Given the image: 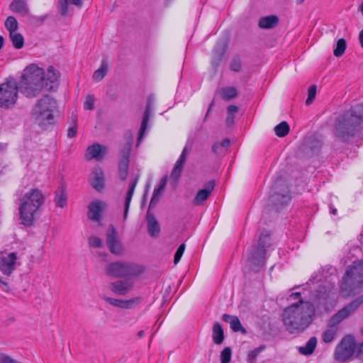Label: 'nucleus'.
Masks as SVG:
<instances>
[{
  "label": "nucleus",
  "instance_id": "f257e3e1",
  "mask_svg": "<svg viewBox=\"0 0 363 363\" xmlns=\"http://www.w3.org/2000/svg\"><path fill=\"white\" fill-rule=\"evenodd\" d=\"M320 291H317V294ZM328 295L324 293L321 296L315 294L313 302L304 301L302 298L298 303L284 308L282 320L286 330L293 335H298L308 328L315 320L316 315L328 311Z\"/></svg>",
  "mask_w": 363,
  "mask_h": 363
},
{
  "label": "nucleus",
  "instance_id": "f03ea898",
  "mask_svg": "<svg viewBox=\"0 0 363 363\" xmlns=\"http://www.w3.org/2000/svg\"><path fill=\"white\" fill-rule=\"evenodd\" d=\"M363 128V104L345 111L335 121L334 134L343 143L359 135Z\"/></svg>",
  "mask_w": 363,
  "mask_h": 363
},
{
  "label": "nucleus",
  "instance_id": "7ed1b4c3",
  "mask_svg": "<svg viewBox=\"0 0 363 363\" xmlns=\"http://www.w3.org/2000/svg\"><path fill=\"white\" fill-rule=\"evenodd\" d=\"M43 69L32 64L25 68L21 79L18 84L19 91L25 96L34 98L39 95L44 86Z\"/></svg>",
  "mask_w": 363,
  "mask_h": 363
},
{
  "label": "nucleus",
  "instance_id": "20e7f679",
  "mask_svg": "<svg viewBox=\"0 0 363 363\" xmlns=\"http://www.w3.org/2000/svg\"><path fill=\"white\" fill-rule=\"evenodd\" d=\"M45 201L41 190L35 188L26 192L19 207V215L21 223L27 227L34 225L35 215Z\"/></svg>",
  "mask_w": 363,
  "mask_h": 363
},
{
  "label": "nucleus",
  "instance_id": "39448f33",
  "mask_svg": "<svg viewBox=\"0 0 363 363\" xmlns=\"http://www.w3.org/2000/svg\"><path fill=\"white\" fill-rule=\"evenodd\" d=\"M362 303L363 296H360L334 314L328 320V326L330 328L323 333V342L325 343L331 342L337 333L336 326L349 317Z\"/></svg>",
  "mask_w": 363,
  "mask_h": 363
},
{
  "label": "nucleus",
  "instance_id": "423d86ee",
  "mask_svg": "<svg viewBox=\"0 0 363 363\" xmlns=\"http://www.w3.org/2000/svg\"><path fill=\"white\" fill-rule=\"evenodd\" d=\"M363 284V260L349 267L340 286L341 291L350 296L355 294Z\"/></svg>",
  "mask_w": 363,
  "mask_h": 363
},
{
  "label": "nucleus",
  "instance_id": "0eeeda50",
  "mask_svg": "<svg viewBox=\"0 0 363 363\" xmlns=\"http://www.w3.org/2000/svg\"><path fill=\"white\" fill-rule=\"evenodd\" d=\"M55 106L56 101L48 95H45L35 105L33 115L39 126L43 129L45 130L55 123L52 113Z\"/></svg>",
  "mask_w": 363,
  "mask_h": 363
},
{
  "label": "nucleus",
  "instance_id": "6e6552de",
  "mask_svg": "<svg viewBox=\"0 0 363 363\" xmlns=\"http://www.w3.org/2000/svg\"><path fill=\"white\" fill-rule=\"evenodd\" d=\"M145 268L140 264L124 262H113L108 264L104 272L106 274L116 278H133L145 272Z\"/></svg>",
  "mask_w": 363,
  "mask_h": 363
},
{
  "label": "nucleus",
  "instance_id": "1a4fd4ad",
  "mask_svg": "<svg viewBox=\"0 0 363 363\" xmlns=\"http://www.w3.org/2000/svg\"><path fill=\"white\" fill-rule=\"evenodd\" d=\"M292 199L289 187L281 179H277L271 187L269 205L277 212L287 206Z\"/></svg>",
  "mask_w": 363,
  "mask_h": 363
},
{
  "label": "nucleus",
  "instance_id": "9d476101",
  "mask_svg": "<svg viewBox=\"0 0 363 363\" xmlns=\"http://www.w3.org/2000/svg\"><path fill=\"white\" fill-rule=\"evenodd\" d=\"M270 245V233H262L259 236L257 245L252 247L247 258V261L252 269L255 272H258L264 266L265 263L266 251Z\"/></svg>",
  "mask_w": 363,
  "mask_h": 363
},
{
  "label": "nucleus",
  "instance_id": "9b49d317",
  "mask_svg": "<svg viewBox=\"0 0 363 363\" xmlns=\"http://www.w3.org/2000/svg\"><path fill=\"white\" fill-rule=\"evenodd\" d=\"M19 88L15 79H11L0 84V107L10 108L18 99Z\"/></svg>",
  "mask_w": 363,
  "mask_h": 363
},
{
  "label": "nucleus",
  "instance_id": "f8f14e48",
  "mask_svg": "<svg viewBox=\"0 0 363 363\" xmlns=\"http://www.w3.org/2000/svg\"><path fill=\"white\" fill-rule=\"evenodd\" d=\"M357 345L352 335H347L340 342L335 350V359L345 362L355 354Z\"/></svg>",
  "mask_w": 363,
  "mask_h": 363
},
{
  "label": "nucleus",
  "instance_id": "ddd939ff",
  "mask_svg": "<svg viewBox=\"0 0 363 363\" xmlns=\"http://www.w3.org/2000/svg\"><path fill=\"white\" fill-rule=\"evenodd\" d=\"M133 140V138L130 134L129 140H127L125 147L123 148L121 152V158L118 164V174L120 179L122 181H125L128 177L130 155L132 148Z\"/></svg>",
  "mask_w": 363,
  "mask_h": 363
},
{
  "label": "nucleus",
  "instance_id": "4468645a",
  "mask_svg": "<svg viewBox=\"0 0 363 363\" xmlns=\"http://www.w3.org/2000/svg\"><path fill=\"white\" fill-rule=\"evenodd\" d=\"M106 243L111 253L118 256L123 254V245L118 238L115 227L112 224L108 226L107 230Z\"/></svg>",
  "mask_w": 363,
  "mask_h": 363
},
{
  "label": "nucleus",
  "instance_id": "2eb2a0df",
  "mask_svg": "<svg viewBox=\"0 0 363 363\" xmlns=\"http://www.w3.org/2000/svg\"><path fill=\"white\" fill-rule=\"evenodd\" d=\"M323 138L319 134H313L306 138L303 148L308 155L313 156L319 153L323 146Z\"/></svg>",
  "mask_w": 363,
  "mask_h": 363
},
{
  "label": "nucleus",
  "instance_id": "dca6fc26",
  "mask_svg": "<svg viewBox=\"0 0 363 363\" xmlns=\"http://www.w3.org/2000/svg\"><path fill=\"white\" fill-rule=\"evenodd\" d=\"M154 96L152 95H149L147 98L146 106L143 116L141 125L139 130V134L136 144L137 147L140 145V143H141L144 138L147 127L148 121L150 119V112L152 111V106L154 102Z\"/></svg>",
  "mask_w": 363,
  "mask_h": 363
},
{
  "label": "nucleus",
  "instance_id": "f3484780",
  "mask_svg": "<svg viewBox=\"0 0 363 363\" xmlns=\"http://www.w3.org/2000/svg\"><path fill=\"white\" fill-rule=\"evenodd\" d=\"M106 207V203L100 200L92 201L88 206L87 217L89 219L100 223L101 215ZM101 225V223H99Z\"/></svg>",
  "mask_w": 363,
  "mask_h": 363
},
{
  "label": "nucleus",
  "instance_id": "a211bd4d",
  "mask_svg": "<svg viewBox=\"0 0 363 363\" xmlns=\"http://www.w3.org/2000/svg\"><path fill=\"white\" fill-rule=\"evenodd\" d=\"M228 47V42L225 40H219L216 43L213 49V56L211 61V65L214 69H216L222 62Z\"/></svg>",
  "mask_w": 363,
  "mask_h": 363
},
{
  "label": "nucleus",
  "instance_id": "6ab92c4d",
  "mask_svg": "<svg viewBox=\"0 0 363 363\" xmlns=\"http://www.w3.org/2000/svg\"><path fill=\"white\" fill-rule=\"evenodd\" d=\"M216 185L214 179L208 181L204 184V187L196 194L193 203L195 206H201L208 199Z\"/></svg>",
  "mask_w": 363,
  "mask_h": 363
},
{
  "label": "nucleus",
  "instance_id": "aec40b11",
  "mask_svg": "<svg viewBox=\"0 0 363 363\" xmlns=\"http://www.w3.org/2000/svg\"><path fill=\"white\" fill-rule=\"evenodd\" d=\"M60 72L52 66L48 69L46 76H45L44 86L47 90L57 89L59 85Z\"/></svg>",
  "mask_w": 363,
  "mask_h": 363
},
{
  "label": "nucleus",
  "instance_id": "412c9836",
  "mask_svg": "<svg viewBox=\"0 0 363 363\" xmlns=\"http://www.w3.org/2000/svg\"><path fill=\"white\" fill-rule=\"evenodd\" d=\"M106 152L107 149L106 147L101 145L98 143H95L87 147L86 158L88 160L94 159L99 161L103 159Z\"/></svg>",
  "mask_w": 363,
  "mask_h": 363
},
{
  "label": "nucleus",
  "instance_id": "4be33fe9",
  "mask_svg": "<svg viewBox=\"0 0 363 363\" xmlns=\"http://www.w3.org/2000/svg\"><path fill=\"white\" fill-rule=\"evenodd\" d=\"M17 258L15 252H10L6 257H2L0 261V270L4 274L10 275L15 269Z\"/></svg>",
  "mask_w": 363,
  "mask_h": 363
},
{
  "label": "nucleus",
  "instance_id": "5701e85b",
  "mask_svg": "<svg viewBox=\"0 0 363 363\" xmlns=\"http://www.w3.org/2000/svg\"><path fill=\"white\" fill-rule=\"evenodd\" d=\"M91 186L97 191H101L104 189L105 178L101 168L96 167L92 171V177L90 179Z\"/></svg>",
  "mask_w": 363,
  "mask_h": 363
},
{
  "label": "nucleus",
  "instance_id": "b1692460",
  "mask_svg": "<svg viewBox=\"0 0 363 363\" xmlns=\"http://www.w3.org/2000/svg\"><path fill=\"white\" fill-rule=\"evenodd\" d=\"M188 152L189 150L187 147L185 146L172 171L171 177L172 179L178 180L181 177L187 158Z\"/></svg>",
  "mask_w": 363,
  "mask_h": 363
},
{
  "label": "nucleus",
  "instance_id": "393cba45",
  "mask_svg": "<svg viewBox=\"0 0 363 363\" xmlns=\"http://www.w3.org/2000/svg\"><path fill=\"white\" fill-rule=\"evenodd\" d=\"M139 180V175L134 174L132 177L131 183L129 185L128 191L126 193L125 200L124 203V211H123V219L125 220L127 218L128 211L130 208V201L134 194V191L135 186Z\"/></svg>",
  "mask_w": 363,
  "mask_h": 363
},
{
  "label": "nucleus",
  "instance_id": "a878e982",
  "mask_svg": "<svg viewBox=\"0 0 363 363\" xmlns=\"http://www.w3.org/2000/svg\"><path fill=\"white\" fill-rule=\"evenodd\" d=\"M9 9L23 17L28 16L30 13L26 0H13L9 5Z\"/></svg>",
  "mask_w": 363,
  "mask_h": 363
},
{
  "label": "nucleus",
  "instance_id": "bb28decb",
  "mask_svg": "<svg viewBox=\"0 0 363 363\" xmlns=\"http://www.w3.org/2000/svg\"><path fill=\"white\" fill-rule=\"evenodd\" d=\"M54 202L57 207L63 208L67 205V194L66 187L61 184L54 192Z\"/></svg>",
  "mask_w": 363,
  "mask_h": 363
},
{
  "label": "nucleus",
  "instance_id": "cd10ccee",
  "mask_svg": "<svg viewBox=\"0 0 363 363\" xmlns=\"http://www.w3.org/2000/svg\"><path fill=\"white\" fill-rule=\"evenodd\" d=\"M133 284L129 283L126 281L119 280L115 282H112L110 284L111 290L118 295L125 296L128 294L130 289L132 288Z\"/></svg>",
  "mask_w": 363,
  "mask_h": 363
},
{
  "label": "nucleus",
  "instance_id": "c85d7f7f",
  "mask_svg": "<svg viewBox=\"0 0 363 363\" xmlns=\"http://www.w3.org/2000/svg\"><path fill=\"white\" fill-rule=\"evenodd\" d=\"M146 218L147 220V230L151 237H157L160 232V226L155 218L154 214L150 212V209L147 212Z\"/></svg>",
  "mask_w": 363,
  "mask_h": 363
},
{
  "label": "nucleus",
  "instance_id": "c756f323",
  "mask_svg": "<svg viewBox=\"0 0 363 363\" xmlns=\"http://www.w3.org/2000/svg\"><path fill=\"white\" fill-rule=\"evenodd\" d=\"M279 18L276 15H269L259 18L258 26L263 29H272L279 24Z\"/></svg>",
  "mask_w": 363,
  "mask_h": 363
},
{
  "label": "nucleus",
  "instance_id": "7c9ffc66",
  "mask_svg": "<svg viewBox=\"0 0 363 363\" xmlns=\"http://www.w3.org/2000/svg\"><path fill=\"white\" fill-rule=\"evenodd\" d=\"M222 320L230 324V328L234 332H242V333H246V330L242 327L239 318L237 316L229 315V314H223L222 316Z\"/></svg>",
  "mask_w": 363,
  "mask_h": 363
},
{
  "label": "nucleus",
  "instance_id": "2f4dec72",
  "mask_svg": "<svg viewBox=\"0 0 363 363\" xmlns=\"http://www.w3.org/2000/svg\"><path fill=\"white\" fill-rule=\"evenodd\" d=\"M212 339L216 345H221L224 342L225 335L221 323H214L212 327Z\"/></svg>",
  "mask_w": 363,
  "mask_h": 363
},
{
  "label": "nucleus",
  "instance_id": "473e14b6",
  "mask_svg": "<svg viewBox=\"0 0 363 363\" xmlns=\"http://www.w3.org/2000/svg\"><path fill=\"white\" fill-rule=\"evenodd\" d=\"M317 342L318 340L315 337H311L305 346L298 348L299 352L304 355L312 354L317 346Z\"/></svg>",
  "mask_w": 363,
  "mask_h": 363
},
{
  "label": "nucleus",
  "instance_id": "72a5a7b5",
  "mask_svg": "<svg viewBox=\"0 0 363 363\" xmlns=\"http://www.w3.org/2000/svg\"><path fill=\"white\" fill-rule=\"evenodd\" d=\"M9 38L16 49L19 50L24 46V38L21 33L16 31L11 33L9 34Z\"/></svg>",
  "mask_w": 363,
  "mask_h": 363
},
{
  "label": "nucleus",
  "instance_id": "f704fd0d",
  "mask_svg": "<svg viewBox=\"0 0 363 363\" xmlns=\"http://www.w3.org/2000/svg\"><path fill=\"white\" fill-rule=\"evenodd\" d=\"M108 72V65L106 60H103L99 69H96L93 74V79L96 82L101 81L106 75Z\"/></svg>",
  "mask_w": 363,
  "mask_h": 363
},
{
  "label": "nucleus",
  "instance_id": "c9c22d12",
  "mask_svg": "<svg viewBox=\"0 0 363 363\" xmlns=\"http://www.w3.org/2000/svg\"><path fill=\"white\" fill-rule=\"evenodd\" d=\"M238 109L239 108L236 105H230L227 108L225 124L228 127H230L234 124L235 115L238 113Z\"/></svg>",
  "mask_w": 363,
  "mask_h": 363
},
{
  "label": "nucleus",
  "instance_id": "e433bc0d",
  "mask_svg": "<svg viewBox=\"0 0 363 363\" xmlns=\"http://www.w3.org/2000/svg\"><path fill=\"white\" fill-rule=\"evenodd\" d=\"M289 130L290 127L286 121H282L274 127L275 134L280 138L287 135Z\"/></svg>",
  "mask_w": 363,
  "mask_h": 363
},
{
  "label": "nucleus",
  "instance_id": "4c0bfd02",
  "mask_svg": "<svg viewBox=\"0 0 363 363\" xmlns=\"http://www.w3.org/2000/svg\"><path fill=\"white\" fill-rule=\"evenodd\" d=\"M239 93L235 87L230 86L223 88L222 90V98L225 101H230L236 98Z\"/></svg>",
  "mask_w": 363,
  "mask_h": 363
},
{
  "label": "nucleus",
  "instance_id": "58836bf2",
  "mask_svg": "<svg viewBox=\"0 0 363 363\" xmlns=\"http://www.w3.org/2000/svg\"><path fill=\"white\" fill-rule=\"evenodd\" d=\"M4 26L9 32V34L16 32L18 28V21L16 18L13 16H10L6 18L4 22Z\"/></svg>",
  "mask_w": 363,
  "mask_h": 363
},
{
  "label": "nucleus",
  "instance_id": "ea45409f",
  "mask_svg": "<svg viewBox=\"0 0 363 363\" xmlns=\"http://www.w3.org/2000/svg\"><path fill=\"white\" fill-rule=\"evenodd\" d=\"M71 120L72 122V125L69 127L67 130V137L69 138H75L77 135L78 130L77 115L74 113H72L71 116Z\"/></svg>",
  "mask_w": 363,
  "mask_h": 363
},
{
  "label": "nucleus",
  "instance_id": "a19ab883",
  "mask_svg": "<svg viewBox=\"0 0 363 363\" xmlns=\"http://www.w3.org/2000/svg\"><path fill=\"white\" fill-rule=\"evenodd\" d=\"M347 48V42L344 38H340L337 41L336 48L334 49L333 54L335 57H341L345 53Z\"/></svg>",
  "mask_w": 363,
  "mask_h": 363
},
{
  "label": "nucleus",
  "instance_id": "79ce46f5",
  "mask_svg": "<svg viewBox=\"0 0 363 363\" xmlns=\"http://www.w3.org/2000/svg\"><path fill=\"white\" fill-rule=\"evenodd\" d=\"M164 190L160 189L159 186L155 188L152 199L149 204V209L153 208L156 206Z\"/></svg>",
  "mask_w": 363,
  "mask_h": 363
},
{
  "label": "nucleus",
  "instance_id": "37998d69",
  "mask_svg": "<svg viewBox=\"0 0 363 363\" xmlns=\"http://www.w3.org/2000/svg\"><path fill=\"white\" fill-rule=\"evenodd\" d=\"M265 348L266 346L264 345H261L255 350H251L247 354V362L250 363H252L255 360V359L259 356V354L265 350Z\"/></svg>",
  "mask_w": 363,
  "mask_h": 363
},
{
  "label": "nucleus",
  "instance_id": "c03bdc74",
  "mask_svg": "<svg viewBox=\"0 0 363 363\" xmlns=\"http://www.w3.org/2000/svg\"><path fill=\"white\" fill-rule=\"evenodd\" d=\"M242 69V62L238 55L233 57L230 63V69L231 71L238 72Z\"/></svg>",
  "mask_w": 363,
  "mask_h": 363
},
{
  "label": "nucleus",
  "instance_id": "a18cd8bd",
  "mask_svg": "<svg viewBox=\"0 0 363 363\" xmlns=\"http://www.w3.org/2000/svg\"><path fill=\"white\" fill-rule=\"evenodd\" d=\"M220 363H230L232 358V349L230 347H225L220 352Z\"/></svg>",
  "mask_w": 363,
  "mask_h": 363
},
{
  "label": "nucleus",
  "instance_id": "49530a36",
  "mask_svg": "<svg viewBox=\"0 0 363 363\" xmlns=\"http://www.w3.org/2000/svg\"><path fill=\"white\" fill-rule=\"evenodd\" d=\"M143 301L140 296L135 297L128 300H125L124 309H130L139 305Z\"/></svg>",
  "mask_w": 363,
  "mask_h": 363
},
{
  "label": "nucleus",
  "instance_id": "de8ad7c7",
  "mask_svg": "<svg viewBox=\"0 0 363 363\" xmlns=\"http://www.w3.org/2000/svg\"><path fill=\"white\" fill-rule=\"evenodd\" d=\"M316 96V86L311 85L309 86L308 90V98L306 101V105H310L313 103Z\"/></svg>",
  "mask_w": 363,
  "mask_h": 363
},
{
  "label": "nucleus",
  "instance_id": "09e8293b",
  "mask_svg": "<svg viewBox=\"0 0 363 363\" xmlns=\"http://www.w3.org/2000/svg\"><path fill=\"white\" fill-rule=\"evenodd\" d=\"M94 96L93 95H87L86 100L84 104V108L85 110L92 111L94 109Z\"/></svg>",
  "mask_w": 363,
  "mask_h": 363
},
{
  "label": "nucleus",
  "instance_id": "8fccbe9b",
  "mask_svg": "<svg viewBox=\"0 0 363 363\" xmlns=\"http://www.w3.org/2000/svg\"><path fill=\"white\" fill-rule=\"evenodd\" d=\"M88 242H89V245L91 247H93L95 248L101 247L103 246L102 240L96 236H94V235L91 236L89 238Z\"/></svg>",
  "mask_w": 363,
  "mask_h": 363
},
{
  "label": "nucleus",
  "instance_id": "3c124183",
  "mask_svg": "<svg viewBox=\"0 0 363 363\" xmlns=\"http://www.w3.org/2000/svg\"><path fill=\"white\" fill-rule=\"evenodd\" d=\"M185 250V245L184 243L181 244L177 248L174 257V263L177 264L181 259L184 252Z\"/></svg>",
  "mask_w": 363,
  "mask_h": 363
},
{
  "label": "nucleus",
  "instance_id": "603ef678",
  "mask_svg": "<svg viewBox=\"0 0 363 363\" xmlns=\"http://www.w3.org/2000/svg\"><path fill=\"white\" fill-rule=\"evenodd\" d=\"M68 0H59V11L62 16L67 14Z\"/></svg>",
  "mask_w": 363,
  "mask_h": 363
},
{
  "label": "nucleus",
  "instance_id": "864d4df0",
  "mask_svg": "<svg viewBox=\"0 0 363 363\" xmlns=\"http://www.w3.org/2000/svg\"><path fill=\"white\" fill-rule=\"evenodd\" d=\"M15 361L9 355L0 353V363H15Z\"/></svg>",
  "mask_w": 363,
  "mask_h": 363
},
{
  "label": "nucleus",
  "instance_id": "5fc2aeb1",
  "mask_svg": "<svg viewBox=\"0 0 363 363\" xmlns=\"http://www.w3.org/2000/svg\"><path fill=\"white\" fill-rule=\"evenodd\" d=\"M104 299L109 304L117 307L119 299L111 298L106 296H104Z\"/></svg>",
  "mask_w": 363,
  "mask_h": 363
},
{
  "label": "nucleus",
  "instance_id": "6e6d98bb",
  "mask_svg": "<svg viewBox=\"0 0 363 363\" xmlns=\"http://www.w3.org/2000/svg\"><path fill=\"white\" fill-rule=\"evenodd\" d=\"M355 356L357 358L363 359V342L359 344L355 353Z\"/></svg>",
  "mask_w": 363,
  "mask_h": 363
},
{
  "label": "nucleus",
  "instance_id": "4d7b16f0",
  "mask_svg": "<svg viewBox=\"0 0 363 363\" xmlns=\"http://www.w3.org/2000/svg\"><path fill=\"white\" fill-rule=\"evenodd\" d=\"M230 144V140L228 138H225L221 143H219L220 147H223L224 148L228 147Z\"/></svg>",
  "mask_w": 363,
  "mask_h": 363
},
{
  "label": "nucleus",
  "instance_id": "13d9d810",
  "mask_svg": "<svg viewBox=\"0 0 363 363\" xmlns=\"http://www.w3.org/2000/svg\"><path fill=\"white\" fill-rule=\"evenodd\" d=\"M0 283L3 285L2 290L6 292H9V286L6 281H4L1 279H0Z\"/></svg>",
  "mask_w": 363,
  "mask_h": 363
},
{
  "label": "nucleus",
  "instance_id": "bf43d9fd",
  "mask_svg": "<svg viewBox=\"0 0 363 363\" xmlns=\"http://www.w3.org/2000/svg\"><path fill=\"white\" fill-rule=\"evenodd\" d=\"M166 184H167V178L166 177H163L160 182V184L158 185V186L163 189L164 191V189H165V186H166Z\"/></svg>",
  "mask_w": 363,
  "mask_h": 363
},
{
  "label": "nucleus",
  "instance_id": "052dcab7",
  "mask_svg": "<svg viewBox=\"0 0 363 363\" xmlns=\"http://www.w3.org/2000/svg\"><path fill=\"white\" fill-rule=\"evenodd\" d=\"M219 147H220L219 143L218 142L215 143L212 145V151H213V152L215 153V154H218V149H219Z\"/></svg>",
  "mask_w": 363,
  "mask_h": 363
},
{
  "label": "nucleus",
  "instance_id": "680f3d73",
  "mask_svg": "<svg viewBox=\"0 0 363 363\" xmlns=\"http://www.w3.org/2000/svg\"><path fill=\"white\" fill-rule=\"evenodd\" d=\"M213 106H214V101H213L211 103V104H210V106H209V107H208V111H207V112H206V116H205L204 121H206V119H207V118H208V115H209L210 112L211 111L212 108L213 107Z\"/></svg>",
  "mask_w": 363,
  "mask_h": 363
},
{
  "label": "nucleus",
  "instance_id": "e2e57ef3",
  "mask_svg": "<svg viewBox=\"0 0 363 363\" xmlns=\"http://www.w3.org/2000/svg\"><path fill=\"white\" fill-rule=\"evenodd\" d=\"M83 0H70L71 3L75 6H81Z\"/></svg>",
  "mask_w": 363,
  "mask_h": 363
},
{
  "label": "nucleus",
  "instance_id": "0e129e2a",
  "mask_svg": "<svg viewBox=\"0 0 363 363\" xmlns=\"http://www.w3.org/2000/svg\"><path fill=\"white\" fill-rule=\"evenodd\" d=\"M124 305L125 300L119 299L117 307L120 308H124Z\"/></svg>",
  "mask_w": 363,
  "mask_h": 363
},
{
  "label": "nucleus",
  "instance_id": "69168bd1",
  "mask_svg": "<svg viewBox=\"0 0 363 363\" xmlns=\"http://www.w3.org/2000/svg\"><path fill=\"white\" fill-rule=\"evenodd\" d=\"M359 40L361 46L363 48V29L359 33Z\"/></svg>",
  "mask_w": 363,
  "mask_h": 363
},
{
  "label": "nucleus",
  "instance_id": "338daca9",
  "mask_svg": "<svg viewBox=\"0 0 363 363\" xmlns=\"http://www.w3.org/2000/svg\"><path fill=\"white\" fill-rule=\"evenodd\" d=\"M145 330H140V331L138 333V334H137V335H138V337L139 338H142L143 337H144V336H145Z\"/></svg>",
  "mask_w": 363,
  "mask_h": 363
},
{
  "label": "nucleus",
  "instance_id": "774afa93",
  "mask_svg": "<svg viewBox=\"0 0 363 363\" xmlns=\"http://www.w3.org/2000/svg\"><path fill=\"white\" fill-rule=\"evenodd\" d=\"M330 213H332L333 215H336L337 209L335 208H334L333 206H330Z\"/></svg>",
  "mask_w": 363,
  "mask_h": 363
}]
</instances>
